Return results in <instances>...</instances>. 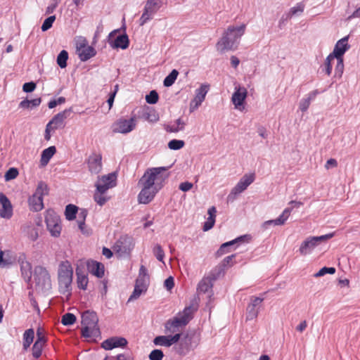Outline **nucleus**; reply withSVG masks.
<instances>
[{
  "instance_id": "25",
  "label": "nucleus",
  "mask_w": 360,
  "mask_h": 360,
  "mask_svg": "<svg viewBox=\"0 0 360 360\" xmlns=\"http://www.w3.org/2000/svg\"><path fill=\"white\" fill-rule=\"evenodd\" d=\"M316 246V245L312 238L309 237L302 243L299 249V252L300 255H306L309 254Z\"/></svg>"
},
{
  "instance_id": "34",
  "label": "nucleus",
  "mask_w": 360,
  "mask_h": 360,
  "mask_svg": "<svg viewBox=\"0 0 360 360\" xmlns=\"http://www.w3.org/2000/svg\"><path fill=\"white\" fill-rule=\"evenodd\" d=\"M46 342H41L40 340H36L32 347V356L38 359L41 355L42 349Z\"/></svg>"
},
{
  "instance_id": "59",
  "label": "nucleus",
  "mask_w": 360,
  "mask_h": 360,
  "mask_svg": "<svg viewBox=\"0 0 360 360\" xmlns=\"http://www.w3.org/2000/svg\"><path fill=\"white\" fill-rule=\"evenodd\" d=\"M96 193H99L101 194H104L109 188H112L114 185L109 184H103L101 182H98L96 184Z\"/></svg>"
},
{
  "instance_id": "62",
  "label": "nucleus",
  "mask_w": 360,
  "mask_h": 360,
  "mask_svg": "<svg viewBox=\"0 0 360 360\" xmlns=\"http://www.w3.org/2000/svg\"><path fill=\"white\" fill-rule=\"evenodd\" d=\"M236 257V255H231L226 257L221 262L223 267H229L233 265V259Z\"/></svg>"
},
{
  "instance_id": "3",
  "label": "nucleus",
  "mask_w": 360,
  "mask_h": 360,
  "mask_svg": "<svg viewBox=\"0 0 360 360\" xmlns=\"http://www.w3.org/2000/svg\"><path fill=\"white\" fill-rule=\"evenodd\" d=\"M82 335L83 337L94 340L101 338L98 317L96 311H84L82 314Z\"/></svg>"
},
{
  "instance_id": "61",
  "label": "nucleus",
  "mask_w": 360,
  "mask_h": 360,
  "mask_svg": "<svg viewBox=\"0 0 360 360\" xmlns=\"http://www.w3.org/2000/svg\"><path fill=\"white\" fill-rule=\"evenodd\" d=\"M36 89V84L34 82H26L22 86V90L27 93H31Z\"/></svg>"
},
{
  "instance_id": "8",
  "label": "nucleus",
  "mask_w": 360,
  "mask_h": 360,
  "mask_svg": "<svg viewBox=\"0 0 360 360\" xmlns=\"http://www.w3.org/2000/svg\"><path fill=\"white\" fill-rule=\"evenodd\" d=\"M134 243L132 237L127 235L122 236L113 246V250L120 257L129 255L134 248Z\"/></svg>"
},
{
  "instance_id": "24",
  "label": "nucleus",
  "mask_w": 360,
  "mask_h": 360,
  "mask_svg": "<svg viewBox=\"0 0 360 360\" xmlns=\"http://www.w3.org/2000/svg\"><path fill=\"white\" fill-rule=\"evenodd\" d=\"M28 203L30 209L33 212H39L44 207L43 198L34 193L28 198Z\"/></svg>"
},
{
  "instance_id": "63",
  "label": "nucleus",
  "mask_w": 360,
  "mask_h": 360,
  "mask_svg": "<svg viewBox=\"0 0 360 360\" xmlns=\"http://www.w3.org/2000/svg\"><path fill=\"white\" fill-rule=\"evenodd\" d=\"M215 219L212 217H208L207 221L204 223L203 231H207L211 229L214 225Z\"/></svg>"
},
{
  "instance_id": "16",
  "label": "nucleus",
  "mask_w": 360,
  "mask_h": 360,
  "mask_svg": "<svg viewBox=\"0 0 360 360\" xmlns=\"http://www.w3.org/2000/svg\"><path fill=\"white\" fill-rule=\"evenodd\" d=\"M347 41L348 37H345L338 41L334 47L333 51L329 55H332V56L335 58H343V55L350 48V46L348 44Z\"/></svg>"
},
{
  "instance_id": "38",
  "label": "nucleus",
  "mask_w": 360,
  "mask_h": 360,
  "mask_svg": "<svg viewBox=\"0 0 360 360\" xmlns=\"http://www.w3.org/2000/svg\"><path fill=\"white\" fill-rule=\"evenodd\" d=\"M68 59V53L65 50H62L57 56V64L60 68L67 67V60Z\"/></svg>"
},
{
  "instance_id": "44",
  "label": "nucleus",
  "mask_w": 360,
  "mask_h": 360,
  "mask_svg": "<svg viewBox=\"0 0 360 360\" xmlns=\"http://www.w3.org/2000/svg\"><path fill=\"white\" fill-rule=\"evenodd\" d=\"M56 20V15H51L46 18L44 21L42 23V25L41 27V29L43 32H46L48 30H49L52 25L54 21Z\"/></svg>"
},
{
  "instance_id": "42",
  "label": "nucleus",
  "mask_w": 360,
  "mask_h": 360,
  "mask_svg": "<svg viewBox=\"0 0 360 360\" xmlns=\"http://www.w3.org/2000/svg\"><path fill=\"white\" fill-rule=\"evenodd\" d=\"M116 180V175L114 173L108 174V175H104L101 177L99 182L103 184H109L110 185H115L114 183Z\"/></svg>"
},
{
  "instance_id": "10",
  "label": "nucleus",
  "mask_w": 360,
  "mask_h": 360,
  "mask_svg": "<svg viewBox=\"0 0 360 360\" xmlns=\"http://www.w3.org/2000/svg\"><path fill=\"white\" fill-rule=\"evenodd\" d=\"M45 221L51 236L58 237L61 231L60 219L59 216L53 210H49L46 212Z\"/></svg>"
},
{
  "instance_id": "19",
  "label": "nucleus",
  "mask_w": 360,
  "mask_h": 360,
  "mask_svg": "<svg viewBox=\"0 0 360 360\" xmlns=\"http://www.w3.org/2000/svg\"><path fill=\"white\" fill-rule=\"evenodd\" d=\"M102 156L101 154H93L88 159L89 171L94 174H98L102 169Z\"/></svg>"
},
{
  "instance_id": "26",
  "label": "nucleus",
  "mask_w": 360,
  "mask_h": 360,
  "mask_svg": "<svg viewBox=\"0 0 360 360\" xmlns=\"http://www.w3.org/2000/svg\"><path fill=\"white\" fill-rule=\"evenodd\" d=\"M56 153V148L55 146H50L46 149H44L41 155L40 164L42 167L46 166L51 158Z\"/></svg>"
},
{
  "instance_id": "12",
  "label": "nucleus",
  "mask_w": 360,
  "mask_h": 360,
  "mask_svg": "<svg viewBox=\"0 0 360 360\" xmlns=\"http://www.w3.org/2000/svg\"><path fill=\"white\" fill-rule=\"evenodd\" d=\"M209 86L208 84H202L195 90V97L190 103V112H193L202 104L209 90Z\"/></svg>"
},
{
  "instance_id": "14",
  "label": "nucleus",
  "mask_w": 360,
  "mask_h": 360,
  "mask_svg": "<svg viewBox=\"0 0 360 360\" xmlns=\"http://www.w3.org/2000/svg\"><path fill=\"white\" fill-rule=\"evenodd\" d=\"M71 112L72 108L65 109V110L58 112L47 124L48 127H51L52 130H55L61 127L64 120L70 115Z\"/></svg>"
},
{
  "instance_id": "37",
  "label": "nucleus",
  "mask_w": 360,
  "mask_h": 360,
  "mask_svg": "<svg viewBox=\"0 0 360 360\" xmlns=\"http://www.w3.org/2000/svg\"><path fill=\"white\" fill-rule=\"evenodd\" d=\"M179 75V72L174 69L172 72L165 78L163 84L166 87L171 86L176 81Z\"/></svg>"
},
{
  "instance_id": "7",
  "label": "nucleus",
  "mask_w": 360,
  "mask_h": 360,
  "mask_svg": "<svg viewBox=\"0 0 360 360\" xmlns=\"http://www.w3.org/2000/svg\"><path fill=\"white\" fill-rule=\"evenodd\" d=\"M162 6V0H147L143 13L140 18V25H143L153 19L154 15Z\"/></svg>"
},
{
  "instance_id": "56",
  "label": "nucleus",
  "mask_w": 360,
  "mask_h": 360,
  "mask_svg": "<svg viewBox=\"0 0 360 360\" xmlns=\"http://www.w3.org/2000/svg\"><path fill=\"white\" fill-rule=\"evenodd\" d=\"M334 233H328L326 235L320 236H313L311 237L313 240L314 241L316 245H317L319 243L330 239L334 236Z\"/></svg>"
},
{
  "instance_id": "60",
  "label": "nucleus",
  "mask_w": 360,
  "mask_h": 360,
  "mask_svg": "<svg viewBox=\"0 0 360 360\" xmlns=\"http://www.w3.org/2000/svg\"><path fill=\"white\" fill-rule=\"evenodd\" d=\"M59 2L60 0H51L50 4L47 6L46 9V14L49 15L53 13L57 8Z\"/></svg>"
},
{
  "instance_id": "5",
  "label": "nucleus",
  "mask_w": 360,
  "mask_h": 360,
  "mask_svg": "<svg viewBox=\"0 0 360 360\" xmlns=\"http://www.w3.org/2000/svg\"><path fill=\"white\" fill-rule=\"evenodd\" d=\"M73 270L68 261L62 262L58 268L60 291L63 294L71 290Z\"/></svg>"
},
{
  "instance_id": "40",
  "label": "nucleus",
  "mask_w": 360,
  "mask_h": 360,
  "mask_svg": "<svg viewBox=\"0 0 360 360\" xmlns=\"http://www.w3.org/2000/svg\"><path fill=\"white\" fill-rule=\"evenodd\" d=\"M259 312V309L252 306L251 304H248L246 309V319L247 320H253L255 319Z\"/></svg>"
},
{
  "instance_id": "53",
  "label": "nucleus",
  "mask_w": 360,
  "mask_h": 360,
  "mask_svg": "<svg viewBox=\"0 0 360 360\" xmlns=\"http://www.w3.org/2000/svg\"><path fill=\"white\" fill-rule=\"evenodd\" d=\"M150 360H162L164 357V354L160 349H153L148 356Z\"/></svg>"
},
{
  "instance_id": "15",
  "label": "nucleus",
  "mask_w": 360,
  "mask_h": 360,
  "mask_svg": "<svg viewBox=\"0 0 360 360\" xmlns=\"http://www.w3.org/2000/svg\"><path fill=\"white\" fill-rule=\"evenodd\" d=\"M13 214V207L8 198L3 193H0V216L10 219Z\"/></svg>"
},
{
  "instance_id": "20",
  "label": "nucleus",
  "mask_w": 360,
  "mask_h": 360,
  "mask_svg": "<svg viewBox=\"0 0 360 360\" xmlns=\"http://www.w3.org/2000/svg\"><path fill=\"white\" fill-rule=\"evenodd\" d=\"M248 91L245 87H236V91L232 95L231 101L236 108L242 105L247 97Z\"/></svg>"
},
{
  "instance_id": "28",
  "label": "nucleus",
  "mask_w": 360,
  "mask_h": 360,
  "mask_svg": "<svg viewBox=\"0 0 360 360\" xmlns=\"http://www.w3.org/2000/svg\"><path fill=\"white\" fill-rule=\"evenodd\" d=\"M212 278L210 277L203 278L198 283L197 290L205 293L212 288Z\"/></svg>"
},
{
  "instance_id": "1",
  "label": "nucleus",
  "mask_w": 360,
  "mask_h": 360,
  "mask_svg": "<svg viewBox=\"0 0 360 360\" xmlns=\"http://www.w3.org/2000/svg\"><path fill=\"white\" fill-rule=\"evenodd\" d=\"M169 168L170 167H159L146 169L139 181L143 187L138 195L139 203L148 204L153 200L169 176V174L165 173Z\"/></svg>"
},
{
  "instance_id": "23",
  "label": "nucleus",
  "mask_w": 360,
  "mask_h": 360,
  "mask_svg": "<svg viewBox=\"0 0 360 360\" xmlns=\"http://www.w3.org/2000/svg\"><path fill=\"white\" fill-rule=\"evenodd\" d=\"M319 94V91L317 89L309 93L305 98L300 100L299 103V109L303 112H306L308 110L311 102L315 99Z\"/></svg>"
},
{
  "instance_id": "33",
  "label": "nucleus",
  "mask_w": 360,
  "mask_h": 360,
  "mask_svg": "<svg viewBox=\"0 0 360 360\" xmlns=\"http://www.w3.org/2000/svg\"><path fill=\"white\" fill-rule=\"evenodd\" d=\"M78 212V207L72 204H69L66 206L65 210V217L68 220L71 221L76 218Z\"/></svg>"
},
{
  "instance_id": "13",
  "label": "nucleus",
  "mask_w": 360,
  "mask_h": 360,
  "mask_svg": "<svg viewBox=\"0 0 360 360\" xmlns=\"http://www.w3.org/2000/svg\"><path fill=\"white\" fill-rule=\"evenodd\" d=\"M127 340L122 337H112L104 340L101 347L105 350H111L117 347H125L127 345Z\"/></svg>"
},
{
  "instance_id": "31",
  "label": "nucleus",
  "mask_w": 360,
  "mask_h": 360,
  "mask_svg": "<svg viewBox=\"0 0 360 360\" xmlns=\"http://www.w3.org/2000/svg\"><path fill=\"white\" fill-rule=\"evenodd\" d=\"M34 338V331L32 328L27 329L25 331L23 334V349L27 350L32 342H33Z\"/></svg>"
},
{
  "instance_id": "4",
  "label": "nucleus",
  "mask_w": 360,
  "mask_h": 360,
  "mask_svg": "<svg viewBox=\"0 0 360 360\" xmlns=\"http://www.w3.org/2000/svg\"><path fill=\"white\" fill-rule=\"evenodd\" d=\"M198 310V305L191 304L186 307L182 312L179 313L178 316L173 320H168L165 325V330L170 333H175L176 328L184 326L193 319V315Z\"/></svg>"
},
{
  "instance_id": "36",
  "label": "nucleus",
  "mask_w": 360,
  "mask_h": 360,
  "mask_svg": "<svg viewBox=\"0 0 360 360\" xmlns=\"http://www.w3.org/2000/svg\"><path fill=\"white\" fill-rule=\"evenodd\" d=\"M153 343L155 345H159V346H165V347L172 346V342H170L169 335L157 336L154 338Z\"/></svg>"
},
{
  "instance_id": "45",
  "label": "nucleus",
  "mask_w": 360,
  "mask_h": 360,
  "mask_svg": "<svg viewBox=\"0 0 360 360\" xmlns=\"http://www.w3.org/2000/svg\"><path fill=\"white\" fill-rule=\"evenodd\" d=\"M337 64L335 68V76L341 77L344 70V62L343 58H336Z\"/></svg>"
},
{
  "instance_id": "18",
  "label": "nucleus",
  "mask_w": 360,
  "mask_h": 360,
  "mask_svg": "<svg viewBox=\"0 0 360 360\" xmlns=\"http://www.w3.org/2000/svg\"><path fill=\"white\" fill-rule=\"evenodd\" d=\"M292 211V208L286 207L278 218L264 222L262 225L263 228L267 229L270 225L281 226L285 224Z\"/></svg>"
},
{
  "instance_id": "64",
  "label": "nucleus",
  "mask_w": 360,
  "mask_h": 360,
  "mask_svg": "<svg viewBox=\"0 0 360 360\" xmlns=\"http://www.w3.org/2000/svg\"><path fill=\"white\" fill-rule=\"evenodd\" d=\"M116 360H134V358L131 353L126 352L117 354Z\"/></svg>"
},
{
  "instance_id": "11",
  "label": "nucleus",
  "mask_w": 360,
  "mask_h": 360,
  "mask_svg": "<svg viewBox=\"0 0 360 360\" xmlns=\"http://www.w3.org/2000/svg\"><path fill=\"white\" fill-rule=\"evenodd\" d=\"M136 125L135 117H132L129 120L120 119L116 121L112 126L113 133L127 134L131 131Z\"/></svg>"
},
{
  "instance_id": "22",
  "label": "nucleus",
  "mask_w": 360,
  "mask_h": 360,
  "mask_svg": "<svg viewBox=\"0 0 360 360\" xmlns=\"http://www.w3.org/2000/svg\"><path fill=\"white\" fill-rule=\"evenodd\" d=\"M114 49H126L129 47V40L126 33L118 35L113 41L109 42Z\"/></svg>"
},
{
  "instance_id": "51",
  "label": "nucleus",
  "mask_w": 360,
  "mask_h": 360,
  "mask_svg": "<svg viewBox=\"0 0 360 360\" xmlns=\"http://www.w3.org/2000/svg\"><path fill=\"white\" fill-rule=\"evenodd\" d=\"M334 58H333L332 55H328L324 63V69H323V71H325V72L328 76L331 74L332 72L331 61L334 60Z\"/></svg>"
},
{
  "instance_id": "43",
  "label": "nucleus",
  "mask_w": 360,
  "mask_h": 360,
  "mask_svg": "<svg viewBox=\"0 0 360 360\" xmlns=\"http://www.w3.org/2000/svg\"><path fill=\"white\" fill-rule=\"evenodd\" d=\"M185 143L182 140L172 139L168 143V148L171 150H177L182 148Z\"/></svg>"
},
{
  "instance_id": "46",
  "label": "nucleus",
  "mask_w": 360,
  "mask_h": 360,
  "mask_svg": "<svg viewBox=\"0 0 360 360\" xmlns=\"http://www.w3.org/2000/svg\"><path fill=\"white\" fill-rule=\"evenodd\" d=\"M159 96L155 90H152L146 95V101L149 104H155L158 101Z\"/></svg>"
},
{
  "instance_id": "49",
  "label": "nucleus",
  "mask_w": 360,
  "mask_h": 360,
  "mask_svg": "<svg viewBox=\"0 0 360 360\" xmlns=\"http://www.w3.org/2000/svg\"><path fill=\"white\" fill-rule=\"evenodd\" d=\"M31 269H32V266L30 262L29 263H23V264L20 265V270H21L22 275L24 276H27L28 278V279H30V278H31V274H32Z\"/></svg>"
},
{
  "instance_id": "39",
  "label": "nucleus",
  "mask_w": 360,
  "mask_h": 360,
  "mask_svg": "<svg viewBox=\"0 0 360 360\" xmlns=\"http://www.w3.org/2000/svg\"><path fill=\"white\" fill-rule=\"evenodd\" d=\"M77 276V285L78 288L82 290H86L88 284V277L84 274H81L78 269L76 270Z\"/></svg>"
},
{
  "instance_id": "6",
  "label": "nucleus",
  "mask_w": 360,
  "mask_h": 360,
  "mask_svg": "<svg viewBox=\"0 0 360 360\" xmlns=\"http://www.w3.org/2000/svg\"><path fill=\"white\" fill-rule=\"evenodd\" d=\"M255 180V174L244 175L238 184L231 189L230 193L227 196V202H233L237 196L243 192Z\"/></svg>"
},
{
  "instance_id": "30",
  "label": "nucleus",
  "mask_w": 360,
  "mask_h": 360,
  "mask_svg": "<svg viewBox=\"0 0 360 360\" xmlns=\"http://www.w3.org/2000/svg\"><path fill=\"white\" fill-rule=\"evenodd\" d=\"M176 124L169 125L167 124L165 127V129L167 132L176 133L179 131H182L184 129L186 123L181 119L179 118L175 121Z\"/></svg>"
},
{
  "instance_id": "27",
  "label": "nucleus",
  "mask_w": 360,
  "mask_h": 360,
  "mask_svg": "<svg viewBox=\"0 0 360 360\" xmlns=\"http://www.w3.org/2000/svg\"><path fill=\"white\" fill-rule=\"evenodd\" d=\"M191 338L186 335L181 341L179 346L176 348V352L180 355H186L190 350Z\"/></svg>"
},
{
  "instance_id": "47",
  "label": "nucleus",
  "mask_w": 360,
  "mask_h": 360,
  "mask_svg": "<svg viewBox=\"0 0 360 360\" xmlns=\"http://www.w3.org/2000/svg\"><path fill=\"white\" fill-rule=\"evenodd\" d=\"M146 291V289H143V288H141L139 285H135L134 291L132 294L130 295L128 302H131L132 300L138 299L141 295V293Z\"/></svg>"
},
{
  "instance_id": "54",
  "label": "nucleus",
  "mask_w": 360,
  "mask_h": 360,
  "mask_svg": "<svg viewBox=\"0 0 360 360\" xmlns=\"http://www.w3.org/2000/svg\"><path fill=\"white\" fill-rule=\"evenodd\" d=\"M335 272V269L334 267H326L324 266L321 268L317 273L314 274L315 277H320L326 275V274H333Z\"/></svg>"
},
{
  "instance_id": "58",
  "label": "nucleus",
  "mask_w": 360,
  "mask_h": 360,
  "mask_svg": "<svg viewBox=\"0 0 360 360\" xmlns=\"http://www.w3.org/2000/svg\"><path fill=\"white\" fill-rule=\"evenodd\" d=\"M94 199L98 205L103 206L108 201V198L103 195V194L96 192L94 195Z\"/></svg>"
},
{
  "instance_id": "41",
  "label": "nucleus",
  "mask_w": 360,
  "mask_h": 360,
  "mask_svg": "<svg viewBox=\"0 0 360 360\" xmlns=\"http://www.w3.org/2000/svg\"><path fill=\"white\" fill-rule=\"evenodd\" d=\"M76 321V316L71 313L65 314L61 319V323L64 326H71Z\"/></svg>"
},
{
  "instance_id": "55",
  "label": "nucleus",
  "mask_w": 360,
  "mask_h": 360,
  "mask_svg": "<svg viewBox=\"0 0 360 360\" xmlns=\"http://www.w3.org/2000/svg\"><path fill=\"white\" fill-rule=\"evenodd\" d=\"M304 5L302 3H299L296 6L290 8L288 15L291 18L292 15H297L298 13H302L304 11Z\"/></svg>"
},
{
  "instance_id": "52",
  "label": "nucleus",
  "mask_w": 360,
  "mask_h": 360,
  "mask_svg": "<svg viewBox=\"0 0 360 360\" xmlns=\"http://www.w3.org/2000/svg\"><path fill=\"white\" fill-rule=\"evenodd\" d=\"M153 254L156 257L157 259L162 262L165 257V252L161 245L157 244L153 248Z\"/></svg>"
},
{
  "instance_id": "21",
  "label": "nucleus",
  "mask_w": 360,
  "mask_h": 360,
  "mask_svg": "<svg viewBox=\"0 0 360 360\" xmlns=\"http://www.w3.org/2000/svg\"><path fill=\"white\" fill-rule=\"evenodd\" d=\"M87 269L91 274L98 278H102L104 276V265L98 262L90 260L86 264Z\"/></svg>"
},
{
  "instance_id": "32",
  "label": "nucleus",
  "mask_w": 360,
  "mask_h": 360,
  "mask_svg": "<svg viewBox=\"0 0 360 360\" xmlns=\"http://www.w3.org/2000/svg\"><path fill=\"white\" fill-rule=\"evenodd\" d=\"M251 239V236L250 235H243V236H240L236 238H235L234 240H232L231 241H229V242H226L222 244V248H229V249L233 246L234 245H236V244H240V243H245V242H249V240Z\"/></svg>"
},
{
  "instance_id": "57",
  "label": "nucleus",
  "mask_w": 360,
  "mask_h": 360,
  "mask_svg": "<svg viewBox=\"0 0 360 360\" xmlns=\"http://www.w3.org/2000/svg\"><path fill=\"white\" fill-rule=\"evenodd\" d=\"M148 283H149V278L138 276V278L136 280L135 285H139V287L143 288V289H146L147 290Z\"/></svg>"
},
{
  "instance_id": "29",
  "label": "nucleus",
  "mask_w": 360,
  "mask_h": 360,
  "mask_svg": "<svg viewBox=\"0 0 360 360\" xmlns=\"http://www.w3.org/2000/svg\"><path fill=\"white\" fill-rule=\"evenodd\" d=\"M41 102V98H36L32 100L25 99L20 103L19 107L25 109H32L39 106Z\"/></svg>"
},
{
  "instance_id": "35",
  "label": "nucleus",
  "mask_w": 360,
  "mask_h": 360,
  "mask_svg": "<svg viewBox=\"0 0 360 360\" xmlns=\"http://www.w3.org/2000/svg\"><path fill=\"white\" fill-rule=\"evenodd\" d=\"M49 192V188L47 184L43 181H40L38 182L37 187L34 194L43 198L44 195H47Z\"/></svg>"
},
{
  "instance_id": "50",
  "label": "nucleus",
  "mask_w": 360,
  "mask_h": 360,
  "mask_svg": "<svg viewBox=\"0 0 360 360\" xmlns=\"http://www.w3.org/2000/svg\"><path fill=\"white\" fill-rule=\"evenodd\" d=\"M18 170L15 167H11L6 172L4 177L6 181H10L15 179L18 175Z\"/></svg>"
},
{
  "instance_id": "9",
  "label": "nucleus",
  "mask_w": 360,
  "mask_h": 360,
  "mask_svg": "<svg viewBox=\"0 0 360 360\" xmlns=\"http://www.w3.org/2000/svg\"><path fill=\"white\" fill-rule=\"evenodd\" d=\"M34 277L36 285L42 290H49L51 286V277L46 268L37 266L34 268Z\"/></svg>"
},
{
  "instance_id": "48",
  "label": "nucleus",
  "mask_w": 360,
  "mask_h": 360,
  "mask_svg": "<svg viewBox=\"0 0 360 360\" xmlns=\"http://www.w3.org/2000/svg\"><path fill=\"white\" fill-rule=\"evenodd\" d=\"M143 117L150 122H156L159 116L155 110H149L143 114Z\"/></svg>"
},
{
  "instance_id": "17",
  "label": "nucleus",
  "mask_w": 360,
  "mask_h": 360,
  "mask_svg": "<svg viewBox=\"0 0 360 360\" xmlns=\"http://www.w3.org/2000/svg\"><path fill=\"white\" fill-rule=\"evenodd\" d=\"M78 56L82 61H86L96 54V51L93 46H86L85 43H81L77 47Z\"/></svg>"
},
{
  "instance_id": "2",
  "label": "nucleus",
  "mask_w": 360,
  "mask_h": 360,
  "mask_svg": "<svg viewBox=\"0 0 360 360\" xmlns=\"http://www.w3.org/2000/svg\"><path fill=\"white\" fill-rule=\"evenodd\" d=\"M245 25L238 27L229 26L217 44V49L220 53L237 49L240 39L243 35Z\"/></svg>"
}]
</instances>
